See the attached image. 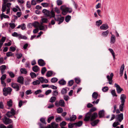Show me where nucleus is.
<instances>
[{"label":"nucleus","mask_w":128,"mask_h":128,"mask_svg":"<svg viewBox=\"0 0 128 128\" xmlns=\"http://www.w3.org/2000/svg\"><path fill=\"white\" fill-rule=\"evenodd\" d=\"M42 12L44 14L46 17H49L50 18H54V20L55 21H58V17L57 18H56L55 17L54 12L53 11L52 9L50 12L46 9H44L43 10Z\"/></svg>","instance_id":"f257e3e1"},{"label":"nucleus","mask_w":128,"mask_h":128,"mask_svg":"<svg viewBox=\"0 0 128 128\" xmlns=\"http://www.w3.org/2000/svg\"><path fill=\"white\" fill-rule=\"evenodd\" d=\"M120 102L121 104L119 106V109L121 112H123L124 110V103L125 102V99L126 98V95L124 94L121 95L120 97Z\"/></svg>","instance_id":"f03ea898"},{"label":"nucleus","mask_w":128,"mask_h":128,"mask_svg":"<svg viewBox=\"0 0 128 128\" xmlns=\"http://www.w3.org/2000/svg\"><path fill=\"white\" fill-rule=\"evenodd\" d=\"M12 90V89L11 88H6L4 87L3 90V94L5 96H7L8 94H10Z\"/></svg>","instance_id":"7ed1b4c3"},{"label":"nucleus","mask_w":128,"mask_h":128,"mask_svg":"<svg viewBox=\"0 0 128 128\" xmlns=\"http://www.w3.org/2000/svg\"><path fill=\"white\" fill-rule=\"evenodd\" d=\"M2 120L4 123L6 125L12 123L13 122L12 120L10 118H8L6 116H5L4 117V119L2 118Z\"/></svg>","instance_id":"20e7f679"},{"label":"nucleus","mask_w":128,"mask_h":128,"mask_svg":"<svg viewBox=\"0 0 128 128\" xmlns=\"http://www.w3.org/2000/svg\"><path fill=\"white\" fill-rule=\"evenodd\" d=\"M123 114L122 113L116 115V121L120 122H121L123 120Z\"/></svg>","instance_id":"39448f33"},{"label":"nucleus","mask_w":128,"mask_h":128,"mask_svg":"<svg viewBox=\"0 0 128 128\" xmlns=\"http://www.w3.org/2000/svg\"><path fill=\"white\" fill-rule=\"evenodd\" d=\"M91 114L88 112L85 116L84 120L86 122H87L90 120Z\"/></svg>","instance_id":"423d86ee"},{"label":"nucleus","mask_w":128,"mask_h":128,"mask_svg":"<svg viewBox=\"0 0 128 128\" xmlns=\"http://www.w3.org/2000/svg\"><path fill=\"white\" fill-rule=\"evenodd\" d=\"M113 76L114 74L112 73H111L110 75V76L108 75L107 76V78L109 81L108 83L110 84H112V79Z\"/></svg>","instance_id":"0eeeda50"},{"label":"nucleus","mask_w":128,"mask_h":128,"mask_svg":"<svg viewBox=\"0 0 128 128\" xmlns=\"http://www.w3.org/2000/svg\"><path fill=\"white\" fill-rule=\"evenodd\" d=\"M11 85L12 88L16 89V91L19 90L20 89L19 84L12 83L11 84Z\"/></svg>","instance_id":"6e6552de"},{"label":"nucleus","mask_w":128,"mask_h":128,"mask_svg":"<svg viewBox=\"0 0 128 128\" xmlns=\"http://www.w3.org/2000/svg\"><path fill=\"white\" fill-rule=\"evenodd\" d=\"M114 86L116 88V90L118 94L120 93L123 90V89L121 88L118 84L115 83Z\"/></svg>","instance_id":"1a4fd4ad"},{"label":"nucleus","mask_w":128,"mask_h":128,"mask_svg":"<svg viewBox=\"0 0 128 128\" xmlns=\"http://www.w3.org/2000/svg\"><path fill=\"white\" fill-rule=\"evenodd\" d=\"M98 117V114L97 113L94 112L91 115L90 121L92 122L96 119Z\"/></svg>","instance_id":"9d476101"},{"label":"nucleus","mask_w":128,"mask_h":128,"mask_svg":"<svg viewBox=\"0 0 128 128\" xmlns=\"http://www.w3.org/2000/svg\"><path fill=\"white\" fill-rule=\"evenodd\" d=\"M38 65L40 66H44L46 64V63L44 60L42 59H39L38 61Z\"/></svg>","instance_id":"9b49d317"},{"label":"nucleus","mask_w":128,"mask_h":128,"mask_svg":"<svg viewBox=\"0 0 128 128\" xmlns=\"http://www.w3.org/2000/svg\"><path fill=\"white\" fill-rule=\"evenodd\" d=\"M24 78L22 76L18 77L17 79V81L18 83L23 84H24Z\"/></svg>","instance_id":"f8f14e48"},{"label":"nucleus","mask_w":128,"mask_h":128,"mask_svg":"<svg viewBox=\"0 0 128 128\" xmlns=\"http://www.w3.org/2000/svg\"><path fill=\"white\" fill-rule=\"evenodd\" d=\"M98 115L100 118H104L105 116L104 110H102L99 111L98 112Z\"/></svg>","instance_id":"ddd939ff"},{"label":"nucleus","mask_w":128,"mask_h":128,"mask_svg":"<svg viewBox=\"0 0 128 128\" xmlns=\"http://www.w3.org/2000/svg\"><path fill=\"white\" fill-rule=\"evenodd\" d=\"M83 124V122L82 121H79L77 122H74V124H75V126L76 127H80Z\"/></svg>","instance_id":"4468645a"},{"label":"nucleus","mask_w":128,"mask_h":128,"mask_svg":"<svg viewBox=\"0 0 128 128\" xmlns=\"http://www.w3.org/2000/svg\"><path fill=\"white\" fill-rule=\"evenodd\" d=\"M108 28L107 24H103L100 27V28L102 30H106Z\"/></svg>","instance_id":"2eb2a0df"},{"label":"nucleus","mask_w":128,"mask_h":128,"mask_svg":"<svg viewBox=\"0 0 128 128\" xmlns=\"http://www.w3.org/2000/svg\"><path fill=\"white\" fill-rule=\"evenodd\" d=\"M124 69V64H123L122 65L120 69V76H122Z\"/></svg>","instance_id":"dca6fc26"},{"label":"nucleus","mask_w":128,"mask_h":128,"mask_svg":"<svg viewBox=\"0 0 128 128\" xmlns=\"http://www.w3.org/2000/svg\"><path fill=\"white\" fill-rule=\"evenodd\" d=\"M100 121L98 119H97L94 120L91 122L90 124L92 126H94L97 125Z\"/></svg>","instance_id":"f3484780"},{"label":"nucleus","mask_w":128,"mask_h":128,"mask_svg":"<svg viewBox=\"0 0 128 128\" xmlns=\"http://www.w3.org/2000/svg\"><path fill=\"white\" fill-rule=\"evenodd\" d=\"M116 42V38L114 35V34H112V36L110 38V42L111 44H114Z\"/></svg>","instance_id":"a211bd4d"},{"label":"nucleus","mask_w":128,"mask_h":128,"mask_svg":"<svg viewBox=\"0 0 128 128\" xmlns=\"http://www.w3.org/2000/svg\"><path fill=\"white\" fill-rule=\"evenodd\" d=\"M38 124L40 128H51V127L50 124H48L47 126L44 127L43 124L41 123L38 122Z\"/></svg>","instance_id":"6ab92c4d"},{"label":"nucleus","mask_w":128,"mask_h":128,"mask_svg":"<svg viewBox=\"0 0 128 128\" xmlns=\"http://www.w3.org/2000/svg\"><path fill=\"white\" fill-rule=\"evenodd\" d=\"M40 69V68L37 65L34 66L32 68L33 70L35 72H38Z\"/></svg>","instance_id":"aec40b11"},{"label":"nucleus","mask_w":128,"mask_h":128,"mask_svg":"<svg viewBox=\"0 0 128 128\" xmlns=\"http://www.w3.org/2000/svg\"><path fill=\"white\" fill-rule=\"evenodd\" d=\"M64 16L61 17L60 18L58 17V24H61L63 22L64 20Z\"/></svg>","instance_id":"412c9836"},{"label":"nucleus","mask_w":128,"mask_h":128,"mask_svg":"<svg viewBox=\"0 0 128 128\" xmlns=\"http://www.w3.org/2000/svg\"><path fill=\"white\" fill-rule=\"evenodd\" d=\"M60 105L62 107H64L65 106V102L63 100H60L59 102Z\"/></svg>","instance_id":"4be33fe9"},{"label":"nucleus","mask_w":128,"mask_h":128,"mask_svg":"<svg viewBox=\"0 0 128 128\" xmlns=\"http://www.w3.org/2000/svg\"><path fill=\"white\" fill-rule=\"evenodd\" d=\"M58 83L62 85H64L66 84V82L63 79H62L58 82Z\"/></svg>","instance_id":"5701e85b"},{"label":"nucleus","mask_w":128,"mask_h":128,"mask_svg":"<svg viewBox=\"0 0 128 128\" xmlns=\"http://www.w3.org/2000/svg\"><path fill=\"white\" fill-rule=\"evenodd\" d=\"M51 127L52 128H57L58 126V124H56L54 122H53L51 123Z\"/></svg>","instance_id":"b1692460"},{"label":"nucleus","mask_w":128,"mask_h":128,"mask_svg":"<svg viewBox=\"0 0 128 128\" xmlns=\"http://www.w3.org/2000/svg\"><path fill=\"white\" fill-rule=\"evenodd\" d=\"M109 33V31L107 30L106 31L102 32V35L104 37H106L107 36Z\"/></svg>","instance_id":"393cba45"},{"label":"nucleus","mask_w":128,"mask_h":128,"mask_svg":"<svg viewBox=\"0 0 128 128\" xmlns=\"http://www.w3.org/2000/svg\"><path fill=\"white\" fill-rule=\"evenodd\" d=\"M68 9V7H66L64 9V10L62 11V14L63 15H66L67 13Z\"/></svg>","instance_id":"a878e982"},{"label":"nucleus","mask_w":128,"mask_h":128,"mask_svg":"<svg viewBox=\"0 0 128 128\" xmlns=\"http://www.w3.org/2000/svg\"><path fill=\"white\" fill-rule=\"evenodd\" d=\"M96 108L94 107H92L90 110L89 112H88V113L92 114V113L96 111Z\"/></svg>","instance_id":"bb28decb"},{"label":"nucleus","mask_w":128,"mask_h":128,"mask_svg":"<svg viewBox=\"0 0 128 128\" xmlns=\"http://www.w3.org/2000/svg\"><path fill=\"white\" fill-rule=\"evenodd\" d=\"M76 118V115H73L72 117L70 118V122L74 121Z\"/></svg>","instance_id":"cd10ccee"},{"label":"nucleus","mask_w":128,"mask_h":128,"mask_svg":"<svg viewBox=\"0 0 128 128\" xmlns=\"http://www.w3.org/2000/svg\"><path fill=\"white\" fill-rule=\"evenodd\" d=\"M53 72L52 71H48L46 74V76L48 77L51 76L53 74Z\"/></svg>","instance_id":"c85d7f7f"},{"label":"nucleus","mask_w":128,"mask_h":128,"mask_svg":"<svg viewBox=\"0 0 128 128\" xmlns=\"http://www.w3.org/2000/svg\"><path fill=\"white\" fill-rule=\"evenodd\" d=\"M98 96V94L96 92H94L92 94V96L93 98H94L95 99H96Z\"/></svg>","instance_id":"c756f323"},{"label":"nucleus","mask_w":128,"mask_h":128,"mask_svg":"<svg viewBox=\"0 0 128 128\" xmlns=\"http://www.w3.org/2000/svg\"><path fill=\"white\" fill-rule=\"evenodd\" d=\"M20 71L22 74H26L27 73V71L25 68H21Z\"/></svg>","instance_id":"7c9ffc66"},{"label":"nucleus","mask_w":128,"mask_h":128,"mask_svg":"<svg viewBox=\"0 0 128 128\" xmlns=\"http://www.w3.org/2000/svg\"><path fill=\"white\" fill-rule=\"evenodd\" d=\"M39 25V23L38 22H35L32 24V26L34 28H36Z\"/></svg>","instance_id":"2f4dec72"},{"label":"nucleus","mask_w":128,"mask_h":128,"mask_svg":"<svg viewBox=\"0 0 128 128\" xmlns=\"http://www.w3.org/2000/svg\"><path fill=\"white\" fill-rule=\"evenodd\" d=\"M71 16H70L68 15L66 16L65 18V21L66 22H68L70 20Z\"/></svg>","instance_id":"473e14b6"},{"label":"nucleus","mask_w":128,"mask_h":128,"mask_svg":"<svg viewBox=\"0 0 128 128\" xmlns=\"http://www.w3.org/2000/svg\"><path fill=\"white\" fill-rule=\"evenodd\" d=\"M32 84L34 85H36L38 84H40V81L38 80L34 81Z\"/></svg>","instance_id":"72a5a7b5"},{"label":"nucleus","mask_w":128,"mask_h":128,"mask_svg":"<svg viewBox=\"0 0 128 128\" xmlns=\"http://www.w3.org/2000/svg\"><path fill=\"white\" fill-rule=\"evenodd\" d=\"M120 124V122L117 121V122H115L113 123L112 125V126L113 127L116 128L117 127V126Z\"/></svg>","instance_id":"f704fd0d"},{"label":"nucleus","mask_w":128,"mask_h":128,"mask_svg":"<svg viewBox=\"0 0 128 128\" xmlns=\"http://www.w3.org/2000/svg\"><path fill=\"white\" fill-rule=\"evenodd\" d=\"M7 105L10 107L12 106V101L11 100H10L9 101L7 102Z\"/></svg>","instance_id":"c9c22d12"},{"label":"nucleus","mask_w":128,"mask_h":128,"mask_svg":"<svg viewBox=\"0 0 128 128\" xmlns=\"http://www.w3.org/2000/svg\"><path fill=\"white\" fill-rule=\"evenodd\" d=\"M30 75L32 78H36V74L34 72H31L30 73Z\"/></svg>","instance_id":"e433bc0d"},{"label":"nucleus","mask_w":128,"mask_h":128,"mask_svg":"<svg viewBox=\"0 0 128 128\" xmlns=\"http://www.w3.org/2000/svg\"><path fill=\"white\" fill-rule=\"evenodd\" d=\"M6 9V4L4 5L3 4L2 5V12L5 11Z\"/></svg>","instance_id":"4c0bfd02"},{"label":"nucleus","mask_w":128,"mask_h":128,"mask_svg":"<svg viewBox=\"0 0 128 128\" xmlns=\"http://www.w3.org/2000/svg\"><path fill=\"white\" fill-rule=\"evenodd\" d=\"M102 23V22L100 20H98L96 22V25L98 26H100Z\"/></svg>","instance_id":"58836bf2"},{"label":"nucleus","mask_w":128,"mask_h":128,"mask_svg":"<svg viewBox=\"0 0 128 128\" xmlns=\"http://www.w3.org/2000/svg\"><path fill=\"white\" fill-rule=\"evenodd\" d=\"M10 112L13 116H14L16 113V111L13 108L11 109L10 111Z\"/></svg>","instance_id":"ea45409f"},{"label":"nucleus","mask_w":128,"mask_h":128,"mask_svg":"<svg viewBox=\"0 0 128 128\" xmlns=\"http://www.w3.org/2000/svg\"><path fill=\"white\" fill-rule=\"evenodd\" d=\"M111 93L113 96H117V95L116 94L115 90H112Z\"/></svg>","instance_id":"a19ab883"},{"label":"nucleus","mask_w":128,"mask_h":128,"mask_svg":"<svg viewBox=\"0 0 128 128\" xmlns=\"http://www.w3.org/2000/svg\"><path fill=\"white\" fill-rule=\"evenodd\" d=\"M58 80V79L56 78H53L51 80V82L52 83H55Z\"/></svg>","instance_id":"79ce46f5"},{"label":"nucleus","mask_w":128,"mask_h":128,"mask_svg":"<svg viewBox=\"0 0 128 128\" xmlns=\"http://www.w3.org/2000/svg\"><path fill=\"white\" fill-rule=\"evenodd\" d=\"M6 37L2 36L0 40V43H2L3 44V43L6 40Z\"/></svg>","instance_id":"37998d69"},{"label":"nucleus","mask_w":128,"mask_h":128,"mask_svg":"<svg viewBox=\"0 0 128 128\" xmlns=\"http://www.w3.org/2000/svg\"><path fill=\"white\" fill-rule=\"evenodd\" d=\"M67 92V90L66 88H63L61 90V93L63 94H66Z\"/></svg>","instance_id":"c03bdc74"},{"label":"nucleus","mask_w":128,"mask_h":128,"mask_svg":"<svg viewBox=\"0 0 128 128\" xmlns=\"http://www.w3.org/2000/svg\"><path fill=\"white\" fill-rule=\"evenodd\" d=\"M56 100V97L55 96L52 97L50 99V102L52 103L54 102Z\"/></svg>","instance_id":"a18cd8bd"},{"label":"nucleus","mask_w":128,"mask_h":128,"mask_svg":"<svg viewBox=\"0 0 128 128\" xmlns=\"http://www.w3.org/2000/svg\"><path fill=\"white\" fill-rule=\"evenodd\" d=\"M54 116H52L49 117L47 120V122L48 123H50L51 120L54 119Z\"/></svg>","instance_id":"49530a36"},{"label":"nucleus","mask_w":128,"mask_h":128,"mask_svg":"<svg viewBox=\"0 0 128 128\" xmlns=\"http://www.w3.org/2000/svg\"><path fill=\"white\" fill-rule=\"evenodd\" d=\"M57 110V112L58 113H61L63 111L62 108L60 107L58 108Z\"/></svg>","instance_id":"de8ad7c7"},{"label":"nucleus","mask_w":128,"mask_h":128,"mask_svg":"<svg viewBox=\"0 0 128 128\" xmlns=\"http://www.w3.org/2000/svg\"><path fill=\"white\" fill-rule=\"evenodd\" d=\"M13 55V54L11 52H9L6 53V56L8 57L12 56Z\"/></svg>","instance_id":"09e8293b"},{"label":"nucleus","mask_w":128,"mask_h":128,"mask_svg":"<svg viewBox=\"0 0 128 128\" xmlns=\"http://www.w3.org/2000/svg\"><path fill=\"white\" fill-rule=\"evenodd\" d=\"M40 121L43 124H46V123L45 121V119L44 118H41L40 119Z\"/></svg>","instance_id":"8fccbe9b"},{"label":"nucleus","mask_w":128,"mask_h":128,"mask_svg":"<svg viewBox=\"0 0 128 128\" xmlns=\"http://www.w3.org/2000/svg\"><path fill=\"white\" fill-rule=\"evenodd\" d=\"M109 88L108 87L106 86L103 87L102 89V90L104 92H106L108 90Z\"/></svg>","instance_id":"3c124183"},{"label":"nucleus","mask_w":128,"mask_h":128,"mask_svg":"<svg viewBox=\"0 0 128 128\" xmlns=\"http://www.w3.org/2000/svg\"><path fill=\"white\" fill-rule=\"evenodd\" d=\"M46 70V68L45 67L42 68L41 70V73L42 74H44Z\"/></svg>","instance_id":"603ef678"},{"label":"nucleus","mask_w":128,"mask_h":128,"mask_svg":"<svg viewBox=\"0 0 128 128\" xmlns=\"http://www.w3.org/2000/svg\"><path fill=\"white\" fill-rule=\"evenodd\" d=\"M56 2L58 6H60L62 4V2L61 0H57Z\"/></svg>","instance_id":"864d4df0"},{"label":"nucleus","mask_w":128,"mask_h":128,"mask_svg":"<svg viewBox=\"0 0 128 128\" xmlns=\"http://www.w3.org/2000/svg\"><path fill=\"white\" fill-rule=\"evenodd\" d=\"M74 82L73 80H72L69 81L68 82V85H69L70 86H72Z\"/></svg>","instance_id":"5fc2aeb1"},{"label":"nucleus","mask_w":128,"mask_h":128,"mask_svg":"<svg viewBox=\"0 0 128 128\" xmlns=\"http://www.w3.org/2000/svg\"><path fill=\"white\" fill-rule=\"evenodd\" d=\"M16 50V48L15 47L11 46L10 47L9 50L10 51H12V52H14Z\"/></svg>","instance_id":"6e6d98bb"},{"label":"nucleus","mask_w":128,"mask_h":128,"mask_svg":"<svg viewBox=\"0 0 128 128\" xmlns=\"http://www.w3.org/2000/svg\"><path fill=\"white\" fill-rule=\"evenodd\" d=\"M6 78V74L3 75L0 78L1 81L4 80Z\"/></svg>","instance_id":"4d7b16f0"},{"label":"nucleus","mask_w":128,"mask_h":128,"mask_svg":"<svg viewBox=\"0 0 128 128\" xmlns=\"http://www.w3.org/2000/svg\"><path fill=\"white\" fill-rule=\"evenodd\" d=\"M10 27L12 29H14L16 27V26L14 23H10L9 24Z\"/></svg>","instance_id":"13d9d810"},{"label":"nucleus","mask_w":128,"mask_h":128,"mask_svg":"<svg viewBox=\"0 0 128 128\" xmlns=\"http://www.w3.org/2000/svg\"><path fill=\"white\" fill-rule=\"evenodd\" d=\"M66 124V123L64 121H63L60 124V126L61 127L62 126H65Z\"/></svg>","instance_id":"bf43d9fd"},{"label":"nucleus","mask_w":128,"mask_h":128,"mask_svg":"<svg viewBox=\"0 0 128 128\" xmlns=\"http://www.w3.org/2000/svg\"><path fill=\"white\" fill-rule=\"evenodd\" d=\"M75 82L78 84H79L80 82V78H74Z\"/></svg>","instance_id":"052dcab7"},{"label":"nucleus","mask_w":128,"mask_h":128,"mask_svg":"<svg viewBox=\"0 0 128 128\" xmlns=\"http://www.w3.org/2000/svg\"><path fill=\"white\" fill-rule=\"evenodd\" d=\"M75 124H74V123L72 124L71 122L69 123L68 125V128H72L74 127V126Z\"/></svg>","instance_id":"680f3d73"},{"label":"nucleus","mask_w":128,"mask_h":128,"mask_svg":"<svg viewBox=\"0 0 128 128\" xmlns=\"http://www.w3.org/2000/svg\"><path fill=\"white\" fill-rule=\"evenodd\" d=\"M43 23H47L48 21V19L46 18H43L41 19Z\"/></svg>","instance_id":"e2e57ef3"},{"label":"nucleus","mask_w":128,"mask_h":128,"mask_svg":"<svg viewBox=\"0 0 128 128\" xmlns=\"http://www.w3.org/2000/svg\"><path fill=\"white\" fill-rule=\"evenodd\" d=\"M44 7H47L48 6L49 4L48 3H42L41 4Z\"/></svg>","instance_id":"0e129e2a"},{"label":"nucleus","mask_w":128,"mask_h":128,"mask_svg":"<svg viewBox=\"0 0 128 128\" xmlns=\"http://www.w3.org/2000/svg\"><path fill=\"white\" fill-rule=\"evenodd\" d=\"M21 28L22 30H25L26 28V25L25 24H22L21 25Z\"/></svg>","instance_id":"69168bd1"},{"label":"nucleus","mask_w":128,"mask_h":128,"mask_svg":"<svg viewBox=\"0 0 128 128\" xmlns=\"http://www.w3.org/2000/svg\"><path fill=\"white\" fill-rule=\"evenodd\" d=\"M38 80L42 83H43L44 82V79L43 77H41L38 78Z\"/></svg>","instance_id":"338daca9"},{"label":"nucleus","mask_w":128,"mask_h":128,"mask_svg":"<svg viewBox=\"0 0 128 128\" xmlns=\"http://www.w3.org/2000/svg\"><path fill=\"white\" fill-rule=\"evenodd\" d=\"M10 76L12 78H13L14 76V75L12 72H9Z\"/></svg>","instance_id":"774afa93"}]
</instances>
